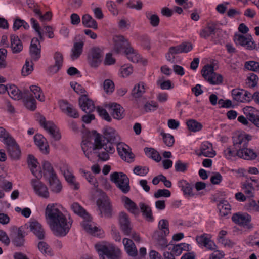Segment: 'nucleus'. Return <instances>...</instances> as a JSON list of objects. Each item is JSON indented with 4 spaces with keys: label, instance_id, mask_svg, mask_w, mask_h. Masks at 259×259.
<instances>
[{
    "label": "nucleus",
    "instance_id": "e433bc0d",
    "mask_svg": "<svg viewBox=\"0 0 259 259\" xmlns=\"http://www.w3.org/2000/svg\"><path fill=\"white\" fill-rule=\"evenodd\" d=\"M216 26L213 23H209L207 26L201 30L200 32V36L203 38H207L212 34H214Z\"/></svg>",
    "mask_w": 259,
    "mask_h": 259
},
{
    "label": "nucleus",
    "instance_id": "37998d69",
    "mask_svg": "<svg viewBox=\"0 0 259 259\" xmlns=\"http://www.w3.org/2000/svg\"><path fill=\"white\" fill-rule=\"evenodd\" d=\"M144 152L148 157L156 162H159L161 159L159 153L153 148L146 147L144 148Z\"/></svg>",
    "mask_w": 259,
    "mask_h": 259
},
{
    "label": "nucleus",
    "instance_id": "a19ab883",
    "mask_svg": "<svg viewBox=\"0 0 259 259\" xmlns=\"http://www.w3.org/2000/svg\"><path fill=\"white\" fill-rule=\"evenodd\" d=\"M124 202L125 207L131 213L135 214L138 211L136 204L132 201L128 197L124 196L122 198Z\"/></svg>",
    "mask_w": 259,
    "mask_h": 259
},
{
    "label": "nucleus",
    "instance_id": "c9c22d12",
    "mask_svg": "<svg viewBox=\"0 0 259 259\" xmlns=\"http://www.w3.org/2000/svg\"><path fill=\"white\" fill-rule=\"evenodd\" d=\"M7 91L10 97L14 100H18L23 98V92L20 91L15 85H10Z\"/></svg>",
    "mask_w": 259,
    "mask_h": 259
},
{
    "label": "nucleus",
    "instance_id": "4d7b16f0",
    "mask_svg": "<svg viewBox=\"0 0 259 259\" xmlns=\"http://www.w3.org/2000/svg\"><path fill=\"white\" fill-rule=\"evenodd\" d=\"M243 190L246 197L251 198L254 196V188L251 183H247L243 185Z\"/></svg>",
    "mask_w": 259,
    "mask_h": 259
},
{
    "label": "nucleus",
    "instance_id": "49530a36",
    "mask_svg": "<svg viewBox=\"0 0 259 259\" xmlns=\"http://www.w3.org/2000/svg\"><path fill=\"white\" fill-rule=\"evenodd\" d=\"M186 124L189 130L193 132L199 131L202 128V124L194 119L188 120Z\"/></svg>",
    "mask_w": 259,
    "mask_h": 259
},
{
    "label": "nucleus",
    "instance_id": "f257e3e1",
    "mask_svg": "<svg viewBox=\"0 0 259 259\" xmlns=\"http://www.w3.org/2000/svg\"><path fill=\"white\" fill-rule=\"evenodd\" d=\"M57 203H50L45 209V218L51 230L57 236H65L69 231L72 220L67 219Z\"/></svg>",
    "mask_w": 259,
    "mask_h": 259
},
{
    "label": "nucleus",
    "instance_id": "473e14b6",
    "mask_svg": "<svg viewBox=\"0 0 259 259\" xmlns=\"http://www.w3.org/2000/svg\"><path fill=\"white\" fill-rule=\"evenodd\" d=\"M11 48L14 53H18L23 49L22 44L17 36L12 35L10 37Z\"/></svg>",
    "mask_w": 259,
    "mask_h": 259
},
{
    "label": "nucleus",
    "instance_id": "bf43d9fd",
    "mask_svg": "<svg viewBox=\"0 0 259 259\" xmlns=\"http://www.w3.org/2000/svg\"><path fill=\"white\" fill-rule=\"evenodd\" d=\"M246 209L250 211H259V203H257L256 202L252 199H250L245 204Z\"/></svg>",
    "mask_w": 259,
    "mask_h": 259
},
{
    "label": "nucleus",
    "instance_id": "79ce46f5",
    "mask_svg": "<svg viewBox=\"0 0 259 259\" xmlns=\"http://www.w3.org/2000/svg\"><path fill=\"white\" fill-rule=\"evenodd\" d=\"M124 54L127 59L134 63L138 62L140 59V55L131 47L125 50Z\"/></svg>",
    "mask_w": 259,
    "mask_h": 259
},
{
    "label": "nucleus",
    "instance_id": "bb28decb",
    "mask_svg": "<svg viewBox=\"0 0 259 259\" xmlns=\"http://www.w3.org/2000/svg\"><path fill=\"white\" fill-rule=\"evenodd\" d=\"M54 59L55 61V64L51 66L49 68L50 72L52 73L57 72L62 66L63 62V54L59 52H56L54 55Z\"/></svg>",
    "mask_w": 259,
    "mask_h": 259
},
{
    "label": "nucleus",
    "instance_id": "7ed1b4c3",
    "mask_svg": "<svg viewBox=\"0 0 259 259\" xmlns=\"http://www.w3.org/2000/svg\"><path fill=\"white\" fill-rule=\"evenodd\" d=\"M95 248L99 254L106 255L109 259H121L122 253L120 249L112 244H98Z\"/></svg>",
    "mask_w": 259,
    "mask_h": 259
},
{
    "label": "nucleus",
    "instance_id": "052dcab7",
    "mask_svg": "<svg viewBox=\"0 0 259 259\" xmlns=\"http://www.w3.org/2000/svg\"><path fill=\"white\" fill-rule=\"evenodd\" d=\"M103 88L106 93H111L114 90V82L110 79H106L103 83Z\"/></svg>",
    "mask_w": 259,
    "mask_h": 259
},
{
    "label": "nucleus",
    "instance_id": "58836bf2",
    "mask_svg": "<svg viewBox=\"0 0 259 259\" xmlns=\"http://www.w3.org/2000/svg\"><path fill=\"white\" fill-rule=\"evenodd\" d=\"M145 92V84L143 82H140L135 85L132 95L134 98H137L141 97Z\"/></svg>",
    "mask_w": 259,
    "mask_h": 259
},
{
    "label": "nucleus",
    "instance_id": "e2e57ef3",
    "mask_svg": "<svg viewBox=\"0 0 259 259\" xmlns=\"http://www.w3.org/2000/svg\"><path fill=\"white\" fill-rule=\"evenodd\" d=\"M33 69V64H30L29 61L26 60L25 64L22 69V74L23 76H27L31 73Z\"/></svg>",
    "mask_w": 259,
    "mask_h": 259
},
{
    "label": "nucleus",
    "instance_id": "20e7f679",
    "mask_svg": "<svg viewBox=\"0 0 259 259\" xmlns=\"http://www.w3.org/2000/svg\"><path fill=\"white\" fill-rule=\"evenodd\" d=\"M110 180L124 194L130 191V180L127 176L122 172H114L110 175Z\"/></svg>",
    "mask_w": 259,
    "mask_h": 259
},
{
    "label": "nucleus",
    "instance_id": "6e6d98bb",
    "mask_svg": "<svg viewBox=\"0 0 259 259\" xmlns=\"http://www.w3.org/2000/svg\"><path fill=\"white\" fill-rule=\"evenodd\" d=\"M245 68L250 71L259 73V62L249 61L245 63Z\"/></svg>",
    "mask_w": 259,
    "mask_h": 259
},
{
    "label": "nucleus",
    "instance_id": "69168bd1",
    "mask_svg": "<svg viewBox=\"0 0 259 259\" xmlns=\"http://www.w3.org/2000/svg\"><path fill=\"white\" fill-rule=\"evenodd\" d=\"M170 195V192L167 189H158L154 194V197L155 198H159L161 197H169Z\"/></svg>",
    "mask_w": 259,
    "mask_h": 259
},
{
    "label": "nucleus",
    "instance_id": "09e8293b",
    "mask_svg": "<svg viewBox=\"0 0 259 259\" xmlns=\"http://www.w3.org/2000/svg\"><path fill=\"white\" fill-rule=\"evenodd\" d=\"M30 89L37 100L41 102L45 101V98L40 87L32 85L30 87Z\"/></svg>",
    "mask_w": 259,
    "mask_h": 259
},
{
    "label": "nucleus",
    "instance_id": "c85d7f7f",
    "mask_svg": "<svg viewBox=\"0 0 259 259\" xmlns=\"http://www.w3.org/2000/svg\"><path fill=\"white\" fill-rule=\"evenodd\" d=\"M34 140L35 144L39 148L42 153H48L49 146L46 142V138L41 134L35 135L34 136Z\"/></svg>",
    "mask_w": 259,
    "mask_h": 259
},
{
    "label": "nucleus",
    "instance_id": "423d86ee",
    "mask_svg": "<svg viewBox=\"0 0 259 259\" xmlns=\"http://www.w3.org/2000/svg\"><path fill=\"white\" fill-rule=\"evenodd\" d=\"M100 215L101 217L110 218L112 214V209L110 202L107 196H103L97 201Z\"/></svg>",
    "mask_w": 259,
    "mask_h": 259
},
{
    "label": "nucleus",
    "instance_id": "aec40b11",
    "mask_svg": "<svg viewBox=\"0 0 259 259\" xmlns=\"http://www.w3.org/2000/svg\"><path fill=\"white\" fill-rule=\"evenodd\" d=\"M28 166L32 174L37 179H40L42 177L41 171L38 165L37 159L32 155H29L27 159Z\"/></svg>",
    "mask_w": 259,
    "mask_h": 259
},
{
    "label": "nucleus",
    "instance_id": "a211bd4d",
    "mask_svg": "<svg viewBox=\"0 0 259 259\" xmlns=\"http://www.w3.org/2000/svg\"><path fill=\"white\" fill-rule=\"evenodd\" d=\"M251 219V216L247 213H236L234 214L232 217V220L235 223L241 226H246L248 229L253 227V226L249 223Z\"/></svg>",
    "mask_w": 259,
    "mask_h": 259
},
{
    "label": "nucleus",
    "instance_id": "864d4df0",
    "mask_svg": "<svg viewBox=\"0 0 259 259\" xmlns=\"http://www.w3.org/2000/svg\"><path fill=\"white\" fill-rule=\"evenodd\" d=\"M160 134L162 136L163 142L166 146L171 147L173 145L175 142L173 136L169 134H166L163 131L161 132Z\"/></svg>",
    "mask_w": 259,
    "mask_h": 259
},
{
    "label": "nucleus",
    "instance_id": "39448f33",
    "mask_svg": "<svg viewBox=\"0 0 259 259\" xmlns=\"http://www.w3.org/2000/svg\"><path fill=\"white\" fill-rule=\"evenodd\" d=\"M201 73L205 79L211 84H220L223 81V76L214 72V67L211 65H205L201 70Z\"/></svg>",
    "mask_w": 259,
    "mask_h": 259
},
{
    "label": "nucleus",
    "instance_id": "2f4dec72",
    "mask_svg": "<svg viewBox=\"0 0 259 259\" xmlns=\"http://www.w3.org/2000/svg\"><path fill=\"white\" fill-rule=\"evenodd\" d=\"M48 181L51 190L55 193H59L62 190V185L56 175L48 177Z\"/></svg>",
    "mask_w": 259,
    "mask_h": 259
},
{
    "label": "nucleus",
    "instance_id": "dca6fc26",
    "mask_svg": "<svg viewBox=\"0 0 259 259\" xmlns=\"http://www.w3.org/2000/svg\"><path fill=\"white\" fill-rule=\"evenodd\" d=\"M196 240L199 245L205 247L207 249L213 250L217 248L216 245L211 240L209 235L207 234L204 233L196 236Z\"/></svg>",
    "mask_w": 259,
    "mask_h": 259
},
{
    "label": "nucleus",
    "instance_id": "de8ad7c7",
    "mask_svg": "<svg viewBox=\"0 0 259 259\" xmlns=\"http://www.w3.org/2000/svg\"><path fill=\"white\" fill-rule=\"evenodd\" d=\"M179 185L182 187V190L185 195H188L190 196L194 195V194L193 193L192 186L187 182L186 181L182 180L180 181Z\"/></svg>",
    "mask_w": 259,
    "mask_h": 259
},
{
    "label": "nucleus",
    "instance_id": "13d9d810",
    "mask_svg": "<svg viewBox=\"0 0 259 259\" xmlns=\"http://www.w3.org/2000/svg\"><path fill=\"white\" fill-rule=\"evenodd\" d=\"M247 79V84L248 86L251 88H253L257 85L258 78L257 75L253 73H251L249 74Z\"/></svg>",
    "mask_w": 259,
    "mask_h": 259
},
{
    "label": "nucleus",
    "instance_id": "2eb2a0df",
    "mask_svg": "<svg viewBox=\"0 0 259 259\" xmlns=\"http://www.w3.org/2000/svg\"><path fill=\"white\" fill-rule=\"evenodd\" d=\"M106 107L109 108L110 114L114 119L120 120L124 117V110L120 105L112 103L108 104Z\"/></svg>",
    "mask_w": 259,
    "mask_h": 259
},
{
    "label": "nucleus",
    "instance_id": "c756f323",
    "mask_svg": "<svg viewBox=\"0 0 259 259\" xmlns=\"http://www.w3.org/2000/svg\"><path fill=\"white\" fill-rule=\"evenodd\" d=\"M123 244L125 251L129 255L135 256L137 255V249L132 240L128 238H124L123 239Z\"/></svg>",
    "mask_w": 259,
    "mask_h": 259
},
{
    "label": "nucleus",
    "instance_id": "b1692460",
    "mask_svg": "<svg viewBox=\"0 0 259 259\" xmlns=\"http://www.w3.org/2000/svg\"><path fill=\"white\" fill-rule=\"evenodd\" d=\"M119 222L122 231L125 235H129L132 228L127 214L121 212L119 214Z\"/></svg>",
    "mask_w": 259,
    "mask_h": 259
},
{
    "label": "nucleus",
    "instance_id": "774afa93",
    "mask_svg": "<svg viewBox=\"0 0 259 259\" xmlns=\"http://www.w3.org/2000/svg\"><path fill=\"white\" fill-rule=\"evenodd\" d=\"M158 105L156 102L151 101L147 102L144 106L146 112H150L156 110L158 108Z\"/></svg>",
    "mask_w": 259,
    "mask_h": 259
},
{
    "label": "nucleus",
    "instance_id": "1a4fd4ad",
    "mask_svg": "<svg viewBox=\"0 0 259 259\" xmlns=\"http://www.w3.org/2000/svg\"><path fill=\"white\" fill-rule=\"evenodd\" d=\"M103 134L104 138L107 140V144L117 145L120 141V138L116 130L113 128L107 126L104 128Z\"/></svg>",
    "mask_w": 259,
    "mask_h": 259
},
{
    "label": "nucleus",
    "instance_id": "5fc2aeb1",
    "mask_svg": "<svg viewBox=\"0 0 259 259\" xmlns=\"http://www.w3.org/2000/svg\"><path fill=\"white\" fill-rule=\"evenodd\" d=\"M243 90H240L238 89H233L232 91V95L233 99L237 102H243Z\"/></svg>",
    "mask_w": 259,
    "mask_h": 259
},
{
    "label": "nucleus",
    "instance_id": "412c9836",
    "mask_svg": "<svg viewBox=\"0 0 259 259\" xmlns=\"http://www.w3.org/2000/svg\"><path fill=\"white\" fill-rule=\"evenodd\" d=\"M249 139L247 136L243 135H238L233 137L234 149L238 151H241L242 149L248 147Z\"/></svg>",
    "mask_w": 259,
    "mask_h": 259
},
{
    "label": "nucleus",
    "instance_id": "7c9ffc66",
    "mask_svg": "<svg viewBox=\"0 0 259 259\" xmlns=\"http://www.w3.org/2000/svg\"><path fill=\"white\" fill-rule=\"evenodd\" d=\"M84 42L83 41L75 42L71 49V58L74 60L79 58L82 53Z\"/></svg>",
    "mask_w": 259,
    "mask_h": 259
},
{
    "label": "nucleus",
    "instance_id": "cd10ccee",
    "mask_svg": "<svg viewBox=\"0 0 259 259\" xmlns=\"http://www.w3.org/2000/svg\"><path fill=\"white\" fill-rule=\"evenodd\" d=\"M25 235L26 233L23 227L19 228L17 233L12 239V243L16 247L23 246L25 243Z\"/></svg>",
    "mask_w": 259,
    "mask_h": 259
},
{
    "label": "nucleus",
    "instance_id": "680f3d73",
    "mask_svg": "<svg viewBox=\"0 0 259 259\" xmlns=\"http://www.w3.org/2000/svg\"><path fill=\"white\" fill-rule=\"evenodd\" d=\"M0 138L3 139V141L5 144L8 143L10 139H14L6 130L3 127H0Z\"/></svg>",
    "mask_w": 259,
    "mask_h": 259
},
{
    "label": "nucleus",
    "instance_id": "4468645a",
    "mask_svg": "<svg viewBox=\"0 0 259 259\" xmlns=\"http://www.w3.org/2000/svg\"><path fill=\"white\" fill-rule=\"evenodd\" d=\"M59 105L62 112L68 116L73 118L79 117V114L77 110L67 101L62 100L60 101Z\"/></svg>",
    "mask_w": 259,
    "mask_h": 259
},
{
    "label": "nucleus",
    "instance_id": "6e6552de",
    "mask_svg": "<svg viewBox=\"0 0 259 259\" xmlns=\"http://www.w3.org/2000/svg\"><path fill=\"white\" fill-rule=\"evenodd\" d=\"M83 219L81 226L87 233L95 236H101L102 234V231L92 221V218L89 214L88 218H84Z\"/></svg>",
    "mask_w": 259,
    "mask_h": 259
},
{
    "label": "nucleus",
    "instance_id": "f8f14e48",
    "mask_svg": "<svg viewBox=\"0 0 259 259\" xmlns=\"http://www.w3.org/2000/svg\"><path fill=\"white\" fill-rule=\"evenodd\" d=\"M39 179H32L31 181V185L36 194L39 196L44 198H48L49 197V192L47 186Z\"/></svg>",
    "mask_w": 259,
    "mask_h": 259
},
{
    "label": "nucleus",
    "instance_id": "338daca9",
    "mask_svg": "<svg viewBox=\"0 0 259 259\" xmlns=\"http://www.w3.org/2000/svg\"><path fill=\"white\" fill-rule=\"evenodd\" d=\"M97 112L99 113V115L104 119L106 120L107 121H111V118L109 114L107 112V111L102 107H98L97 108Z\"/></svg>",
    "mask_w": 259,
    "mask_h": 259
},
{
    "label": "nucleus",
    "instance_id": "9d476101",
    "mask_svg": "<svg viewBox=\"0 0 259 259\" xmlns=\"http://www.w3.org/2000/svg\"><path fill=\"white\" fill-rule=\"evenodd\" d=\"M6 145L7 152L11 158L14 160L19 159L21 156V150L14 139H10Z\"/></svg>",
    "mask_w": 259,
    "mask_h": 259
},
{
    "label": "nucleus",
    "instance_id": "4c0bfd02",
    "mask_svg": "<svg viewBox=\"0 0 259 259\" xmlns=\"http://www.w3.org/2000/svg\"><path fill=\"white\" fill-rule=\"evenodd\" d=\"M71 210L78 215L84 218H89V213L77 202H74L71 205Z\"/></svg>",
    "mask_w": 259,
    "mask_h": 259
},
{
    "label": "nucleus",
    "instance_id": "3c124183",
    "mask_svg": "<svg viewBox=\"0 0 259 259\" xmlns=\"http://www.w3.org/2000/svg\"><path fill=\"white\" fill-rule=\"evenodd\" d=\"M169 223L167 220L162 219L159 221L158 223V228L160 230L164 235H167L169 233Z\"/></svg>",
    "mask_w": 259,
    "mask_h": 259
},
{
    "label": "nucleus",
    "instance_id": "72a5a7b5",
    "mask_svg": "<svg viewBox=\"0 0 259 259\" xmlns=\"http://www.w3.org/2000/svg\"><path fill=\"white\" fill-rule=\"evenodd\" d=\"M237 154L239 157L246 160L254 159L257 157L256 154L252 149L247 147L242 149L241 151H238Z\"/></svg>",
    "mask_w": 259,
    "mask_h": 259
},
{
    "label": "nucleus",
    "instance_id": "f3484780",
    "mask_svg": "<svg viewBox=\"0 0 259 259\" xmlns=\"http://www.w3.org/2000/svg\"><path fill=\"white\" fill-rule=\"evenodd\" d=\"M113 40L114 50L118 53L122 51L125 53V50L131 47L128 41L123 36H116Z\"/></svg>",
    "mask_w": 259,
    "mask_h": 259
},
{
    "label": "nucleus",
    "instance_id": "4be33fe9",
    "mask_svg": "<svg viewBox=\"0 0 259 259\" xmlns=\"http://www.w3.org/2000/svg\"><path fill=\"white\" fill-rule=\"evenodd\" d=\"M39 239H42L45 237V232L41 224L36 221L29 222L25 225Z\"/></svg>",
    "mask_w": 259,
    "mask_h": 259
},
{
    "label": "nucleus",
    "instance_id": "f03ea898",
    "mask_svg": "<svg viewBox=\"0 0 259 259\" xmlns=\"http://www.w3.org/2000/svg\"><path fill=\"white\" fill-rule=\"evenodd\" d=\"M93 150H98L96 152L98 154L99 158L102 161H106L109 158V154L114 152V147L111 144H102L101 137L97 135L94 139V145L93 147Z\"/></svg>",
    "mask_w": 259,
    "mask_h": 259
},
{
    "label": "nucleus",
    "instance_id": "9b49d317",
    "mask_svg": "<svg viewBox=\"0 0 259 259\" xmlns=\"http://www.w3.org/2000/svg\"><path fill=\"white\" fill-rule=\"evenodd\" d=\"M234 39L237 44L245 47L248 49L253 50L255 48V44L252 40L250 35H235Z\"/></svg>",
    "mask_w": 259,
    "mask_h": 259
},
{
    "label": "nucleus",
    "instance_id": "a18cd8bd",
    "mask_svg": "<svg viewBox=\"0 0 259 259\" xmlns=\"http://www.w3.org/2000/svg\"><path fill=\"white\" fill-rule=\"evenodd\" d=\"M37 247L39 250L46 256H52L53 252L50 246L44 241H40L38 243Z\"/></svg>",
    "mask_w": 259,
    "mask_h": 259
},
{
    "label": "nucleus",
    "instance_id": "ddd939ff",
    "mask_svg": "<svg viewBox=\"0 0 259 259\" xmlns=\"http://www.w3.org/2000/svg\"><path fill=\"white\" fill-rule=\"evenodd\" d=\"M116 145L118 154L121 158L128 162H132L134 159V154L131 151L129 146L121 142Z\"/></svg>",
    "mask_w": 259,
    "mask_h": 259
},
{
    "label": "nucleus",
    "instance_id": "c03bdc74",
    "mask_svg": "<svg viewBox=\"0 0 259 259\" xmlns=\"http://www.w3.org/2000/svg\"><path fill=\"white\" fill-rule=\"evenodd\" d=\"M218 208L222 215L225 216L230 213L231 206L227 201H221L218 204Z\"/></svg>",
    "mask_w": 259,
    "mask_h": 259
},
{
    "label": "nucleus",
    "instance_id": "0eeeda50",
    "mask_svg": "<svg viewBox=\"0 0 259 259\" xmlns=\"http://www.w3.org/2000/svg\"><path fill=\"white\" fill-rule=\"evenodd\" d=\"M38 121L40 125L49 133L55 141L60 139L61 135L54 123L51 121H47L46 118L42 116L38 118Z\"/></svg>",
    "mask_w": 259,
    "mask_h": 259
},
{
    "label": "nucleus",
    "instance_id": "5701e85b",
    "mask_svg": "<svg viewBox=\"0 0 259 259\" xmlns=\"http://www.w3.org/2000/svg\"><path fill=\"white\" fill-rule=\"evenodd\" d=\"M79 105L80 108L87 113L93 111L95 108L93 102L86 95H81L79 98Z\"/></svg>",
    "mask_w": 259,
    "mask_h": 259
},
{
    "label": "nucleus",
    "instance_id": "6ab92c4d",
    "mask_svg": "<svg viewBox=\"0 0 259 259\" xmlns=\"http://www.w3.org/2000/svg\"><path fill=\"white\" fill-rule=\"evenodd\" d=\"M198 156L202 155L207 157H213L216 155L213 149L212 144L208 141L203 142L200 145L199 152H197Z\"/></svg>",
    "mask_w": 259,
    "mask_h": 259
},
{
    "label": "nucleus",
    "instance_id": "0e129e2a",
    "mask_svg": "<svg viewBox=\"0 0 259 259\" xmlns=\"http://www.w3.org/2000/svg\"><path fill=\"white\" fill-rule=\"evenodd\" d=\"M147 17L150 21V24L153 27L157 26L160 22V19L158 15L156 14H151L149 13L147 14Z\"/></svg>",
    "mask_w": 259,
    "mask_h": 259
},
{
    "label": "nucleus",
    "instance_id": "393cba45",
    "mask_svg": "<svg viewBox=\"0 0 259 259\" xmlns=\"http://www.w3.org/2000/svg\"><path fill=\"white\" fill-rule=\"evenodd\" d=\"M40 47L38 39L33 38L30 47V54L33 60L37 61L40 57Z\"/></svg>",
    "mask_w": 259,
    "mask_h": 259
},
{
    "label": "nucleus",
    "instance_id": "a878e982",
    "mask_svg": "<svg viewBox=\"0 0 259 259\" xmlns=\"http://www.w3.org/2000/svg\"><path fill=\"white\" fill-rule=\"evenodd\" d=\"M25 107L29 110L34 111L36 108V101L33 96L30 93L29 90H23V96Z\"/></svg>",
    "mask_w": 259,
    "mask_h": 259
},
{
    "label": "nucleus",
    "instance_id": "603ef678",
    "mask_svg": "<svg viewBox=\"0 0 259 259\" xmlns=\"http://www.w3.org/2000/svg\"><path fill=\"white\" fill-rule=\"evenodd\" d=\"M140 207L143 214L149 220H151L152 219V214L151 208L144 203H141Z\"/></svg>",
    "mask_w": 259,
    "mask_h": 259
},
{
    "label": "nucleus",
    "instance_id": "f704fd0d",
    "mask_svg": "<svg viewBox=\"0 0 259 259\" xmlns=\"http://www.w3.org/2000/svg\"><path fill=\"white\" fill-rule=\"evenodd\" d=\"M82 24L86 27L97 29L98 24L96 21L90 15L84 14L82 17Z\"/></svg>",
    "mask_w": 259,
    "mask_h": 259
},
{
    "label": "nucleus",
    "instance_id": "8fccbe9b",
    "mask_svg": "<svg viewBox=\"0 0 259 259\" xmlns=\"http://www.w3.org/2000/svg\"><path fill=\"white\" fill-rule=\"evenodd\" d=\"M42 167L44 170V176L48 175L49 177H54V175H56L52 166L49 162L44 161L42 163Z\"/></svg>",
    "mask_w": 259,
    "mask_h": 259
},
{
    "label": "nucleus",
    "instance_id": "ea45409f",
    "mask_svg": "<svg viewBox=\"0 0 259 259\" xmlns=\"http://www.w3.org/2000/svg\"><path fill=\"white\" fill-rule=\"evenodd\" d=\"M244 114L246 116L247 118L251 121L256 117V115L259 114V111L251 106H246L243 109Z\"/></svg>",
    "mask_w": 259,
    "mask_h": 259
}]
</instances>
